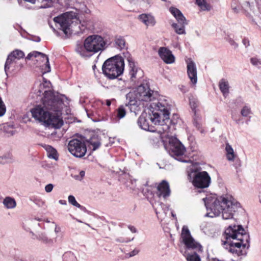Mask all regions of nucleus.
Returning a JSON list of instances; mask_svg holds the SVG:
<instances>
[{
    "label": "nucleus",
    "instance_id": "1",
    "mask_svg": "<svg viewBox=\"0 0 261 261\" xmlns=\"http://www.w3.org/2000/svg\"><path fill=\"white\" fill-rule=\"evenodd\" d=\"M44 93V96L42 98V104L31 110L32 116L46 126L59 128L63 124L61 117L63 99L56 96L51 91L46 90Z\"/></svg>",
    "mask_w": 261,
    "mask_h": 261
},
{
    "label": "nucleus",
    "instance_id": "2",
    "mask_svg": "<svg viewBox=\"0 0 261 261\" xmlns=\"http://www.w3.org/2000/svg\"><path fill=\"white\" fill-rule=\"evenodd\" d=\"M155 106V109L161 113H154L150 117V121L158 126L154 132L148 136L149 143L154 147L159 146L162 135L168 138L169 134H172L174 129V126L171 125L169 119L171 105L169 99L161 98Z\"/></svg>",
    "mask_w": 261,
    "mask_h": 261
},
{
    "label": "nucleus",
    "instance_id": "3",
    "mask_svg": "<svg viewBox=\"0 0 261 261\" xmlns=\"http://www.w3.org/2000/svg\"><path fill=\"white\" fill-rule=\"evenodd\" d=\"M207 213L205 216L214 218L222 214L223 219L233 218L234 213L240 207V203L230 194L221 196L211 195L203 198Z\"/></svg>",
    "mask_w": 261,
    "mask_h": 261
},
{
    "label": "nucleus",
    "instance_id": "4",
    "mask_svg": "<svg viewBox=\"0 0 261 261\" xmlns=\"http://www.w3.org/2000/svg\"><path fill=\"white\" fill-rule=\"evenodd\" d=\"M222 242L223 247L233 255L245 256L250 247V236L241 225L229 226L223 234Z\"/></svg>",
    "mask_w": 261,
    "mask_h": 261
},
{
    "label": "nucleus",
    "instance_id": "5",
    "mask_svg": "<svg viewBox=\"0 0 261 261\" xmlns=\"http://www.w3.org/2000/svg\"><path fill=\"white\" fill-rule=\"evenodd\" d=\"M54 20L57 27L62 30L66 36L83 33L86 29L85 25L81 24L77 14L74 12H67L55 17Z\"/></svg>",
    "mask_w": 261,
    "mask_h": 261
},
{
    "label": "nucleus",
    "instance_id": "6",
    "mask_svg": "<svg viewBox=\"0 0 261 261\" xmlns=\"http://www.w3.org/2000/svg\"><path fill=\"white\" fill-rule=\"evenodd\" d=\"M108 45L104 38L98 35L88 36L83 44H78L75 51L83 58H90L94 54L104 50Z\"/></svg>",
    "mask_w": 261,
    "mask_h": 261
},
{
    "label": "nucleus",
    "instance_id": "7",
    "mask_svg": "<svg viewBox=\"0 0 261 261\" xmlns=\"http://www.w3.org/2000/svg\"><path fill=\"white\" fill-rule=\"evenodd\" d=\"M181 237L186 246L185 251L182 252L187 261H201L198 252L202 251V246L192 237L187 226L182 228Z\"/></svg>",
    "mask_w": 261,
    "mask_h": 261
},
{
    "label": "nucleus",
    "instance_id": "8",
    "mask_svg": "<svg viewBox=\"0 0 261 261\" xmlns=\"http://www.w3.org/2000/svg\"><path fill=\"white\" fill-rule=\"evenodd\" d=\"M156 197L150 201V203L153 207L157 217L161 219L166 216L169 211V206L164 204L160 201L162 198L165 200L170 195L171 191L168 182L166 180H163L158 186Z\"/></svg>",
    "mask_w": 261,
    "mask_h": 261
},
{
    "label": "nucleus",
    "instance_id": "9",
    "mask_svg": "<svg viewBox=\"0 0 261 261\" xmlns=\"http://www.w3.org/2000/svg\"><path fill=\"white\" fill-rule=\"evenodd\" d=\"M124 61L122 57L115 56L107 59L102 67L103 74L109 79L118 77L124 71Z\"/></svg>",
    "mask_w": 261,
    "mask_h": 261
},
{
    "label": "nucleus",
    "instance_id": "10",
    "mask_svg": "<svg viewBox=\"0 0 261 261\" xmlns=\"http://www.w3.org/2000/svg\"><path fill=\"white\" fill-rule=\"evenodd\" d=\"M168 143L164 144V147L169 154L175 160L184 163H188L189 160H185L184 156L186 152V148L182 143L177 139L173 136L168 137Z\"/></svg>",
    "mask_w": 261,
    "mask_h": 261
},
{
    "label": "nucleus",
    "instance_id": "11",
    "mask_svg": "<svg viewBox=\"0 0 261 261\" xmlns=\"http://www.w3.org/2000/svg\"><path fill=\"white\" fill-rule=\"evenodd\" d=\"M188 178L194 187L198 189L207 188L211 183V178L206 171L191 170L188 173Z\"/></svg>",
    "mask_w": 261,
    "mask_h": 261
},
{
    "label": "nucleus",
    "instance_id": "12",
    "mask_svg": "<svg viewBox=\"0 0 261 261\" xmlns=\"http://www.w3.org/2000/svg\"><path fill=\"white\" fill-rule=\"evenodd\" d=\"M69 151L76 158L83 157L87 152V147L84 138H74L68 144Z\"/></svg>",
    "mask_w": 261,
    "mask_h": 261
},
{
    "label": "nucleus",
    "instance_id": "13",
    "mask_svg": "<svg viewBox=\"0 0 261 261\" xmlns=\"http://www.w3.org/2000/svg\"><path fill=\"white\" fill-rule=\"evenodd\" d=\"M126 102L125 106L127 107L130 112L137 115L144 108V103L138 96L136 89L130 91L126 95Z\"/></svg>",
    "mask_w": 261,
    "mask_h": 261
},
{
    "label": "nucleus",
    "instance_id": "14",
    "mask_svg": "<svg viewBox=\"0 0 261 261\" xmlns=\"http://www.w3.org/2000/svg\"><path fill=\"white\" fill-rule=\"evenodd\" d=\"M170 12L176 18L179 24L173 23L172 28L174 29L175 32L179 35L185 34V25L187 24L186 19L181 12L176 8L171 7Z\"/></svg>",
    "mask_w": 261,
    "mask_h": 261
},
{
    "label": "nucleus",
    "instance_id": "15",
    "mask_svg": "<svg viewBox=\"0 0 261 261\" xmlns=\"http://www.w3.org/2000/svg\"><path fill=\"white\" fill-rule=\"evenodd\" d=\"M32 57H34L36 59V61L37 62H39L38 66L42 68L43 74L50 71L49 59L47 55L41 52L34 51L28 55L26 59L31 60Z\"/></svg>",
    "mask_w": 261,
    "mask_h": 261
},
{
    "label": "nucleus",
    "instance_id": "16",
    "mask_svg": "<svg viewBox=\"0 0 261 261\" xmlns=\"http://www.w3.org/2000/svg\"><path fill=\"white\" fill-rule=\"evenodd\" d=\"M135 89L142 102L152 101L157 95L156 92L150 89L147 84H141Z\"/></svg>",
    "mask_w": 261,
    "mask_h": 261
},
{
    "label": "nucleus",
    "instance_id": "17",
    "mask_svg": "<svg viewBox=\"0 0 261 261\" xmlns=\"http://www.w3.org/2000/svg\"><path fill=\"white\" fill-rule=\"evenodd\" d=\"M161 98H165V97H162L160 98L156 102H153L152 104L151 105V107L155 109V111L157 112H153L152 114H153L155 113H160L161 112L159 110H157L156 108V104L158 102L159 100ZM153 116V115H152L150 116H147V114H145V115H141L138 120V125L140 128H141L142 129L148 130L151 132H154V130L152 128V126H150L148 122V119L150 120V117Z\"/></svg>",
    "mask_w": 261,
    "mask_h": 261
},
{
    "label": "nucleus",
    "instance_id": "18",
    "mask_svg": "<svg viewBox=\"0 0 261 261\" xmlns=\"http://www.w3.org/2000/svg\"><path fill=\"white\" fill-rule=\"evenodd\" d=\"M127 55L125 57L127 58L129 67V74L130 79L134 81L136 79L140 78L143 75V71L137 66H136L135 63L133 58L130 56L129 54L127 53Z\"/></svg>",
    "mask_w": 261,
    "mask_h": 261
},
{
    "label": "nucleus",
    "instance_id": "19",
    "mask_svg": "<svg viewBox=\"0 0 261 261\" xmlns=\"http://www.w3.org/2000/svg\"><path fill=\"white\" fill-rule=\"evenodd\" d=\"M160 58L167 64L173 63L175 58L171 51L166 47H161L158 51Z\"/></svg>",
    "mask_w": 261,
    "mask_h": 261
},
{
    "label": "nucleus",
    "instance_id": "20",
    "mask_svg": "<svg viewBox=\"0 0 261 261\" xmlns=\"http://www.w3.org/2000/svg\"><path fill=\"white\" fill-rule=\"evenodd\" d=\"M187 74L191 82L195 85L197 82V68L195 63L192 61H189L187 64Z\"/></svg>",
    "mask_w": 261,
    "mask_h": 261
},
{
    "label": "nucleus",
    "instance_id": "21",
    "mask_svg": "<svg viewBox=\"0 0 261 261\" xmlns=\"http://www.w3.org/2000/svg\"><path fill=\"white\" fill-rule=\"evenodd\" d=\"M87 114L89 118L91 117V115L93 116L91 119L94 122L107 121L109 118L108 114H103L101 110L97 111L94 113L92 112V114H90L89 112L87 111Z\"/></svg>",
    "mask_w": 261,
    "mask_h": 261
},
{
    "label": "nucleus",
    "instance_id": "22",
    "mask_svg": "<svg viewBox=\"0 0 261 261\" xmlns=\"http://www.w3.org/2000/svg\"><path fill=\"white\" fill-rule=\"evenodd\" d=\"M139 19L146 26H153L155 23L154 17L150 14H142L139 16Z\"/></svg>",
    "mask_w": 261,
    "mask_h": 261
},
{
    "label": "nucleus",
    "instance_id": "23",
    "mask_svg": "<svg viewBox=\"0 0 261 261\" xmlns=\"http://www.w3.org/2000/svg\"><path fill=\"white\" fill-rule=\"evenodd\" d=\"M50 86V82L49 81H47V80L43 79V83L40 84L38 92L40 93H43L44 96L45 94V91L47 90L48 91H51L56 96H59L60 98H62L61 96L58 95V93L55 94L52 90L49 89Z\"/></svg>",
    "mask_w": 261,
    "mask_h": 261
},
{
    "label": "nucleus",
    "instance_id": "24",
    "mask_svg": "<svg viewBox=\"0 0 261 261\" xmlns=\"http://www.w3.org/2000/svg\"><path fill=\"white\" fill-rule=\"evenodd\" d=\"M126 115V110L123 106H120L116 110V115L112 116L111 119L113 122H117Z\"/></svg>",
    "mask_w": 261,
    "mask_h": 261
},
{
    "label": "nucleus",
    "instance_id": "25",
    "mask_svg": "<svg viewBox=\"0 0 261 261\" xmlns=\"http://www.w3.org/2000/svg\"><path fill=\"white\" fill-rule=\"evenodd\" d=\"M219 89L224 97H226L229 93V85L228 81L225 79L220 80L219 83Z\"/></svg>",
    "mask_w": 261,
    "mask_h": 261
},
{
    "label": "nucleus",
    "instance_id": "26",
    "mask_svg": "<svg viewBox=\"0 0 261 261\" xmlns=\"http://www.w3.org/2000/svg\"><path fill=\"white\" fill-rule=\"evenodd\" d=\"M13 62L16 63L18 60L23 59L24 57V53L20 49H15L11 51L8 56Z\"/></svg>",
    "mask_w": 261,
    "mask_h": 261
},
{
    "label": "nucleus",
    "instance_id": "27",
    "mask_svg": "<svg viewBox=\"0 0 261 261\" xmlns=\"http://www.w3.org/2000/svg\"><path fill=\"white\" fill-rule=\"evenodd\" d=\"M47 151V155L49 159H54L56 161L58 160V154L57 150L52 146L44 144L42 145Z\"/></svg>",
    "mask_w": 261,
    "mask_h": 261
},
{
    "label": "nucleus",
    "instance_id": "28",
    "mask_svg": "<svg viewBox=\"0 0 261 261\" xmlns=\"http://www.w3.org/2000/svg\"><path fill=\"white\" fill-rule=\"evenodd\" d=\"M225 150L227 159L229 161H233L236 157V154H235L232 146L228 142L225 144Z\"/></svg>",
    "mask_w": 261,
    "mask_h": 261
},
{
    "label": "nucleus",
    "instance_id": "29",
    "mask_svg": "<svg viewBox=\"0 0 261 261\" xmlns=\"http://www.w3.org/2000/svg\"><path fill=\"white\" fill-rule=\"evenodd\" d=\"M115 46L120 50L126 48L125 40L123 37L118 36L115 37Z\"/></svg>",
    "mask_w": 261,
    "mask_h": 261
},
{
    "label": "nucleus",
    "instance_id": "30",
    "mask_svg": "<svg viewBox=\"0 0 261 261\" xmlns=\"http://www.w3.org/2000/svg\"><path fill=\"white\" fill-rule=\"evenodd\" d=\"M4 206L8 209L14 208L16 206V202L15 200L11 197H6L3 202Z\"/></svg>",
    "mask_w": 261,
    "mask_h": 261
},
{
    "label": "nucleus",
    "instance_id": "31",
    "mask_svg": "<svg viewBox=\"0 0 261 261\" xmlns=\"http://www.w3.org/2000/svg\"><path fill=\"white\" fill-rule=\"evenodd\" d=\"M240 113L242 117L250 118L252 113L250 105L248 103L245 104L242 107Z\"/></svg>",
    "mask_w": 261,
    "mask_h": 261
},
{
    "label": "nucleus",
    "instance_id": "32",
    "mask_svg": "<svg viewBox=\"0 0 261 261\" xmlns=\"http://www.w3.org/2000/svg\"><path fill=\"white\" fill-rule=\"evenodd\" d=\"M63 261H77L74 253L71 251L65 252L62 255Z\"/></svg>",
    "mask_w": 261,
    "mask_h": 261
},
{
    "label": "nucleus",
    "instance_id": "33",
    "mask_svg": "<svg viewBox=\"0 0 261 261\" xmlns=\"http://www.w3.org/2000/svg\"><path fill=\"white\" fill-rule=\"evenodd\" d=\"M124 176L128 178L126 181L125 182L126 186L130 189L134 190L136 187V180L133 179L128 174H125Z\"/></svg>",
    "mask_w": 261,
    "mask_h": 261
},
{
    "label": "nucleus",
    "instance_id": "34",
    "mask_svg": "<svg viewBox=\"0 0 261 261\" xmlns=\"http://www.w3.org/2000/svg\"><path fill=\"white\" fill-rule=\"evenodd\" d=\"M16 63L13 62L11 59L7 57L4 67V70L7 75H8V72L9 71L11 68H13V70L15 68L14 65Z\"/></svg>",
    "mask_w": 261,
    "mask_h": 261
},
{
    "label": "nucleus",
    "instance_id": "35",
    "mask_svg": "<svg viewBox=\"0 0 261 261\" xmlns=\"http://www.w3.org/2000/svg\"><path fill=\"white\" fill-rule=\"evenodd\" d=\"M196 4L202 10H210L211 6L205 0H196Z\"/></svg>",
    "mask_w": 261,
    "mask_h": 261
},
{
    "label": "nucleus",
    "instance_id": "36",
    "mask_svg": "<svg viewBox=\"0 0 261 261\" xmlns=\"http://www.w3.org/2000/svg\"><path fill=\"white\" fill-rule=\"evenodd\" d=\"M193 124L197 129L200 130L201 133H203V130L201 128V118L199 116L197 115L196 114H194V116L193 118Z\"/></svg>",
    "mask_w": 261,
    "mask_h": 261
},
{
    "label": "nucleus",
    "instance_id": "37",
    "mask_svg": "<svg viewBox=\"0 0 261 261\" xmlns=\"http://www.w3.org/2000/svg\"><path fill=\"white\" fill-rule=\"evenodd\" d=\"M37 239L45 244H50L53 243V240L48 238L44 233H39L37 237Z\"/></svg>",
    "mask_w": 261,
    "mask_h": 261
},
{
    "label": "nucleus",
    "instance_id": "38",
    "mask_svg": "<svg viewBox=\"0 0 261 261\" xmlns=\"http://www.w3.org/2000/svg\"><path fill=\"white\" fill-rule=\"evenodd\" d=\"M242 8L246 12V15L248 17H252L251 15L247 11L248 10L250 11L252 10V6L249 2H245L244 3L242 6Z\"/></svg>",
    "mask_w": 261,
    "mask_h": 261
},
{
    "label": "nucleus",
    "instance_id": "39",
    "mask_svg": "<svg viewBox=\"0 0 261 261\" xmlns=\"http://www.w3.org/2000/svg\"><path fill=\"white\" fill-rule=\"evenodd\" d=\"M190 105L194 114H196V109L198 105V101L194 98L190 99Z\"/></svg>",
    "mask_w": 261,
    "mask_h": 261
},
{
    "label": "nucleus",
    "instance_id": "40",
    "mask_svg": "<svg viewBox=\"0 0 261 261\" xmlns=\"http://www.w3.org/2000/svg\"><path fill=\"white\" fill-rule=\"evenodd\" d=\"M250 63L253 66L259 67L261 66V60L257 57H252L250 58Z\"/></svg>",
    "mask_w": 261,
    "mask_h": 261
},
{
    "label": "nucleus",
    "instance_id": "41",
    "mask_svg": "<svg viewBox=\"0 0 261 261\" xmlns=\"http://www.w3.org/2000/svg\"><path fill=\"white\" fill-rule=\"evenodd\" d=\"M231 9L234 13H238L240 10V6L236 0H233L231 4Z\"/></svg>",
    "mask_w": 261,
    "mask_h": 261
},
{
    "label": "nucleus",
    "instance_id": "42",
    "mask_svg": "<svg viewBox=\"0 0 261 261\" xmlns=\"http://www.w3.org/2000/svg\"><path fill=\"white\" fill-rule=\"evenodd\" d=\"M89 142L90 144L92 146V149L93 150H95L98 148L100 145V143L98 140L96 141H94L93 139H91Z\"/></svg>",
    "mask_w": 261,
    "mask_h": 261
},
{
    "label": "nucleus",
    "instance_id": "43",
    "mask_svg": "<svg viewBox=\"0 0 261 261\" xmlns=\"http://www.w3.org/2000/svg\"><path fill=\"white\" fill-rule=\"evenodd\" d=\"M68 202L72 205L77 207L79 203L76 201L75 197L73 195H69L68 196Z\"/></svg>",
    "mask_w": 261,
    "mask_h": 261
},
{
    "label": "nucleus",
    "instance_id": "44",
    "mask_svg": "<svg viewBox=\"0 0 261 261\" xmlns=\"http://www.w3.org/2000/svg\"><path fill=\"white\" fill-rule=\"evenodd\" d=\"M235 104L237 106H241L242 107L245 105L247 104L245 102L243 98L241 97H239L237 98H236L235 101Z\"/></svg>",
    "mask_w": 261,
    "mask_h": 261
},
{
    "label": "nucleus",
    "instance_id": "45",
    "mask_svg": "<svg viewBox=\"0 0 261 261\" xmlns=\"http://www.w3.org/2000/svg\"><path fill=\"white\" fill-rule=\"evenodd\" d=\"M134 240V238L131 239L128 238H119L116 239V241L120 243H128Z\"/></svg>",
    "mask_w": 261,
    "mask_h": 261
},
{
    "label": "nucleus",
    "instance_id": "46",
    "mask_svg": "<svg viewBox=\"0 0 261 261\" xmlns=\"http://www.w3.org/2000/svg\"><path fill=\"white\" fill-rule=\"evenodd\" d=\"M85 175V172L83 170L81 171L79 173V175H75L74 178L78 180H82L83 178L84 177Z\"/></svg>",
    "mask_w": 261,
    "mask_h": 261
},
{
    "label": "nucleus",
    "instance_id": "47",
    "mask_svg": "<svg viewBox=\"0 0 261 261\" xmlns=\"http://www.w3.org/2000/svg\"><path fill=\"white\" fill-rule=\"evenodd\" d=\"M227 40L229 43V44L233 46L234 48L238 47V44L232 39L229 38L227 39Z\"/></svg>",
    "mask_w": 261,
    "mask_h": 261
},
{
    "label": "nucleus",
    "instance_id": "48",
    "mask_svg": "<svg viewBox=\"0 0 261 261\" xmlns=\"http://www.w3.org/2000/svg\"><path fill=\"white\" fill-rule=\"evenodd\" d=\"M9 157L6 155L0 156V164H5L8 161Z\"/></svg>",
    "mask_w": 261,
    "mask_h": 261
},
{
    "label": "nucleus",
    "instance_id": "49",
    "mask_svg": "<svg viewBox=\"0 0 261 261\" xmlns=\"http://www.w3.org/2000/svg\"><path fill=\"white\" fill-rule=\"evenodd\" d=\"M53 187L54 186L53 184H48L45 186V190L47 193L50 192L53 190Z\"/></svg>",
    "mask_w": 261,
    "mask_h": 261
},
{
    "label": "nucleus",
    "instance_id": "50",
    "mask_svg": "<svg viewBox=\"0 0 261 261\" xmlns=\"http://www.w3.org/2000/svg\"><path fill=\"white\" fill-rule=\"evenodd\" d=\"M139 252V250L137 249H135L132 252H129L128 255L129 257H132L137 255Z\"/></svg>",
    "mask_w": 261,
    "mask_h": 261
},
{
    "label": "nucleus",
    "instance_id": "51",
    "mask_svg": "<svg viewBox=\"0 0 261 261\" xmlns=\"http://www.w3.org/2000/svg\"><path fill=\"white\" fill-rule=\"evenodd\" d=\"M242 42L246 47H247L250 45L249 40L247 38L243 39Z\"/></svg>",
    "mask_w": 261,
    "mask_h": 261
},
{
    "label": "nucleus",
    "instance_id": "52",
    "mask_svg": "<svg viewBox=\"0 0 261 261\" xmlns=\"http://www.w3.org/2000/svg\"><path fill=\"white\" fill-rule=\"evenodd\" d=\"M128 228L133 233H136L137 232V229L134 226L132 225H128Z\"/></svg>",
    "mask_w": 261,
    "mask_h": 261
},
{
    "label": "nucleus",
    "instance_id": "53",
    "mask_svg": "<svg viewBox=\"0 0 261 261\" xmlns=\"http://www.w3.org/2000/svg\"><path fill=\"white\" fill-rule=\"evenodd\" d=\"M76 207H78V208H80L82 211H83L84 212H86L87 211L86 208L85 206H83L81 205L80 204H79V205Z\"/></svg>",
    "mask_w": 261,
    "mask_h": 261
},
{
    "label": "nucleus",
    "instance_id": "54",
    "mask_svg": "<svg viewBox=\"0 0 261 261\" xmlns=\"http://www.w3.org/2000/svg\"><path fill=\"white\" fill-rule=\"evenodd\" d=\"M60 231V228L56 225V227H55V232L56 233H58Z\"/></svg>",
    "mask_w": 261,
    "mask_h": 261
},
{
    "label": "nucleus",
    "instance_id": "55",
    "mask_svg": "<svg viewBox=\"0 0 261 261\" xmlns=\"http://www.w3.org/2000/svg\"><path fill=\"white\" fill-rule=\"evenodd\" d=\"M59 202V203H60L61 204H62V205H66V200H60Z\"/></svg>",
    "mask_w": 261,
    "mask_h": 261
},
{
    "label": "nucleus",
    "instance_id": "56",
    "mask_svg": "<svg viewBox=\"0 0 261 261\" xmlns=\"http://www.w3.org/2000/svg\"><path fill=\"white\" fill-rule=\"evenodd\" d=\"M111 104V102L110 100H107V101H106V105L108 106H110Z\"/></svg>",
    "mask_w": 261,
    "mask_h": 261
},
{
    "label": "nucleus",
    "instance_id": "57",
    "mask_svg": "<svg viewBox=\"0 0 261 261\" xmlns=\"http://www.w3.org/2000/svg\"><path fill=\"white\" fill-rule=\"evenodd\" d=\"M171 214L172 215V216L176 220L177 219L176 217V215L175 214H174L173 212V211H171Z\"/></svg>",
    "mask_w": 261,
    "mask_h": 261
},
{
    "label": "nucleus",
    "instance_id": "58",
    "mask_svg": "<svg viewBox=\"0 0 261 261\" xmlns=\"http://www.w3.org/2000/svg\"><path fill=\"white\" fill-rule=\"evenodd\" d=\"M41 40V39L40 37H38L35 40V41L36 42H40Z\"/></svg>",
    "mask_w": 261,
    "mask_h": 261
},
{
    "label": "nucleus",
    "instance_id": "59",
    "mask_svg": "<svg viewBox=\"0 0 261 261\" xmlns=\"http://www.w3.org/2000/svg\"><path fill=\"white\" fill-rule=\"evenodd\" d=\"M240 119L236 120L235 121L237 124H239L240 123Z\"/></svg>",
    "mask_w": 261,
    "mask_h": 261
},
{
    "label": "nucleus",
    "instance_id": "60",
    "mask_svg": "<svg viewBox=\"0 0 261 261\" xmlns=\"http://www.w3.org/2000/svg\"><path fill=\"white\" fill-rule=\"evenodd\" d=\"M256 3L258 4L260 2V0H255Z\"/></svg>",
    "mask_w": 261,
    "mask_h": 261
},
{
    "label": "nucleus",
    "instance_id": "61",
    "mask_svg": "<svg viewBox=\"0 0 261 261\" xmlns=\"http://www.w3.org/2000/svg\"><path fill=\"white\" fill-rule=\"evenodd\" d=\"M238 166H239V167H240V166H241V164H240V161H239Z\"/></svg>",
    "mask_w": 261,
    "mask_h": 261
},
{
    "label": "nucleus",
    "instance_id": "62",
    "mask_svg": "<svg viewBox=\"0 0 261 261\" xmlns=\"http://www.w3.org/2000/svg\"><path fill=\"white\" fill-rule=\"evenodd\" d=\"M46 222H47V223H49V222H50V221H49V220H48V219H47V220H46Z\"/></svg>",
    "mask_w": 261,
    "mask_h": 261
},
{
    "label": "nucleus",
    "instance_id": "63",
    "mask_svg": "<svg viewBox=\"0 0 261 261\" xmlns=\"http://www.w3.org/2000/svg\"><path fill=\"white\" fill-rule=\"evenodd\" d=\"M77 220V221H78L79 222H80V223H81V222H82V221H81V220Z\"/></svg>",
    "mask_w": 261,
    "mask_h": 261
},
{
    "label": "nucleus",
    "instance_id": "64",
    "mask_svg": "<svg viewBox=\"0 0 261 261\" xmlns=\"http://www.w3.org/2000/svg\"><path fill=\"white\" fill-rule=\"evenodd\" d=\"M36 220L38 221H40V219H39V218L36 219Z\"/></svg>",
    "mask_w": 261,
    "mask_h": 261
}]
</instances>
